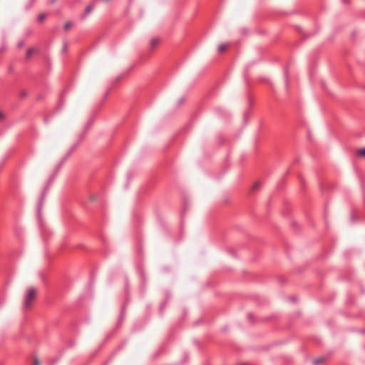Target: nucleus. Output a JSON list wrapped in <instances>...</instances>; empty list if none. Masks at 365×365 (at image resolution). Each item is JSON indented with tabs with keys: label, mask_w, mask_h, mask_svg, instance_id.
Here are the masks:
<instances>
[{
	"label": "nucleus",
	"mask_w": 365,
	"mask_h": 365,
	"mask_svg": "<svg viewBox=\"0 0 365 365\" xmlns=\"http://www.w3.org/2000/svg\"><path fill=\"white\" fill-rule=\"evenodd\" d=\"M35 297H36L35 289L33 287H30L28 289L27 294L25 297L24 307L26 308H29L31 307V303H32L33 300L34 299Z\"/></svg>",
	"instance_id": "obj_1"
},
{
	"label": "nucleus",
	"mask_w": 365,
	"mask_h": 365,
	"mask_svg": "<svg viewBox=\"0 0 365 365\" xmlns=\"http://www.w3.org/2000/svg\"><path fill=\"white\" fill-rule=\"evenodd\" d=\"M160 41V39L158 37H154V38H151V40L150 41V50H154L158 46Z\"/></svg>",
	"instance_id": "obj_2"
},
{
	"label": "nucleus",
	"mask_w": 365,
	"mask_h": 365,
	"mask_svg": "<svg viewBox=\"0 0 365 365\" xmlns=\"http://www.w3.org/2000/svg\"><path fill=\"white\" fill-rule=\"evenodd\" d=\"M93 9V7L92 6H91V5L88 6L86 8L85 13L83 15L82 19H85L87 16V15L89 14L92 11Z\"/></svg>",
	"instance_id": "obj_3"
},
{
	"label": "nucleus",
	"mask_w": 365,
	"mask_h": 365,
	"mask_svg": "<svg viewBox=\"0 0 365 365\" xmlns=\"http://www.w3.org/2000/svg\"><path fill=\"white\" fill-rule=\"evenodd\" d=\"M325 359L324 357H319L314 359L313 363L314 365H318L322 362H324Z\"/></svg>",
	"instance_id": "obj_4"
},
{
	"label": "nucleus",
	"mask_w": 365,
	"mask_h": 365,
	"mask_svg": "<svg viewBox=\"0 0 365 365\" xmlns=\"http://www.w3.org/2000/svg\"><path fill=\"white\" fill-rule=\"evenodd\" d=\"M356 154L358 156L365 158V148L358 150Z\"/></svg>",
	"instance_id": "obj_5"
},
{
	"label": "nucleus",
	"mask_w": 365,
	"mask_h": 365,
	"mask_svg": "<svg viewBox=\"0 0 365 365\" xmlns=\"http://www.w3.org/2000/svg\"><path fill=\"white\" fill-rule=\"evenodd\" d=\"M227 47V44H225V43L220 44L218 46V51L220 53H222L226 50Z\"/></svg>",
	"instance_id": "obj_6"
},
{
	"label": "nucleus",
	"mask_w": 365,
	"mask_h": 365,
	"mask_svg": "<svg viewBox=\"0 0 365 365\" xmlns=\"http://www.w3.org/2000/svg\"><path fill=\"white\" fill-rule=\"evenodd\" d=\"M33 52H34V49L32 48H29L26 51V58H29L31 56Z\"/></svg>",
	"instance_id": "obj_7"
},
{
	"label": "nucleus",
	"mask_w": 365,
	"mask_h": 365,
	"mask_svg": "<svg viewBox=\"0 0 365 365\" xmlns=\"http://www.w3.org/2000/svg\"><path fill=\"white\" fill-rule=\"evenodd\" d=\"M46 18V14H40L38 16V21H43Z\"/></svg>",
	"instance_id": "obj_8"
},
{
	"label": "nucleus",
	"mask_w": 365,
	"mask_h": 365,
	"mask_svg": "<svg viewBox=\"0 0 365 365\" xmlns=\"http://www.w3.org/2000/svg\"><path fill=\"white\" fill-rule=\"evenodd\" d=\"M71 22L68 21L64 25V29L66 31H68L71 28Z\"/></svg>",
	"instance_id": "obj_9"
},
{
	"label": "nucleus",
	"mask_w": 365,
	"mask_h": 365,
	"mask_svg": "<svg viewBox=\"0 0 365 365\" xmlns=\"http://www.w3.org/2000/svg\"><path fill=\"white\" fill-rule=\"evenodd\" d=\"M26 96H27V93H26V91H21L20 92V98H26Z\"/></svg>",
	"instance_id": "obj_10"
},
{
	"label": "nucleus",
	"mask_w": 365,
	"mask_h": 365,
	"mask_svg": "<svg viewBox=\"0 0 365 365\" xmlns=\"http://www.w3.org/2000/svg\"><path fill=\"white\" fill-rule=\"evenodd\" d=\"M260 186V183L259 182H256L253 186H252V191H255Z\"/></svg>",
	"instance_id": "obj_11"
},
{
	"label": "nucleus",
	"mask_w": 365,
	"mask_h": 365,
	"mask_svg": "<svg viewBox=\"0 0 365 365\" xmlns=\"http://www.w3.org/2000/svg\"><path fill=\"white\" fill-rule=\"evenodd\" d=\"M24 46V41H19V42L18 43V46H19V48H22Z\"/></svg>",
	"instance_id": "obj_12"
},
{
	"label": "nucleus",
	"mask_w": 365,
	"mask_h": 365,
	"mask_svg": "<svg viewBox=\"0 0 365 365\" xmlns=\"http://www.w3.org/2000/svg\"><path fill=\"white\" fill-rule=\"evenodd\" d=\"M247 317H248V319H249L251 322H252V320H253V315H252V314H250H250H248Z\"/></svg>",
	"instance_id": "obj_13"
},
{
	"label": "nucleus",
	"mask_w": 365,
	"mask_h": 365,
	"mask_svg": "<svg viewBox=\"0 0 365 365\" xmlns=\"http://www.w3.org/2000/svg\"><path fill=\"white\" fill-rule=\"evenodd\" d=\"M34 365H40L39 361L37 359H34Z\"/></svg>",
	"instance_id": "obj_14"
},
{
	"label": "nucleus",
	"mask_w": 365,
	"mask_h": 365,
	"mask_svg": "<svg viewBox=\"0 0 365 365\" xmlns=\"http://www.w3.org/2000/svg\"><path fill=\"white\" fill-rule=\"evenodd\" d=\"M4 113L1 111H0V120L4 119Z\"/></svg>",
	"instance_id": "obj_15"
},
{
	"label": "nucleus",
	"mask_w": 365,
	"mask_h": 365,
	"mask_svg": "<svg viewBox=\"0 0 365 365\" xmlns=\"http://www.w3.org/2000/svg\"><path fill=\"white\" fill-rule=\"evenodd\" d=\"M66 43H64V46H63V51H65V50H66Z\"/></svg>",
	"instance_id": "obj_16"
},
{
	"label": "nucleus",
	"mask_w": 365,
	"mask_h": 365,
	"mask_svg": "<svg viewBox=\"0 0 365 365\" xmlns=\"http://www.w3.org/2000/svg\"><path fill=\"white\" fill-rule=\"evenodd\" d=\"M183 101H184V99H183V98H182V99L180 100V104L182 103H183Z\"/></svg>",
	"instance_id": "obj_17"
},
{
	"label": "nucleus",
	"mask_w": 365,
	"mask_h": 365,
	"mask_svg": "<svg viewBox=\"0 0 365 365\" xmlns=\"http://www.w3.org/2000/svg\"><path fill=\"white\" fill-rule=\"evenodd\" d=\"M4 50H5V48H2L0 49V52L3 51Z\"/></svg>",
	"instance_id": "obj_18"
},
{
	"label": "nucleus",
	"mask_w": 365,
	"mask_h": 365,
	"mask_svg": "<svg viewBox=\"0 0 365 365\" xmlns=\"http://www.w3.org/2000/svg\"><path fill=\"white\" fill-rule=\"evenodd\" d=\"M238 365H247V364L241 363V364H239Z\"/></svg>",
	"instance_id": "obj_19"
},
{
	"label": "nucleus",
	"mask_w": 365,
	"mask_h": 365,
	"mask_svg": "<svg viewBox=\"0 0 365 365\" xmlns=\"http://www.w3.org/2000/svg\"><path fill=\"white\" fill-rule=\"evenodd\" d=\"M238 365H247V364L241 363V364H239Z\"/></svg>",
	"instance_id": "obj_20"
},
{
	"label": "nucleus",
	"mask_w": 365,
	"mask_h": 365,
	"mask_svg": "<svg viewBox=\"0 0 365 365\" xmlns=\"http://www.w3.org/2000/svg\"><path fill=\"white\" fill-rule=\"evenodd\" d=\"M106 1H108L109 0H105Z\"/></svg>",
	"instance_id": "obj_21"
}]
</instances>
